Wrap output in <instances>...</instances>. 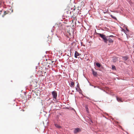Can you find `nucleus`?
I'll return each mask as SVG.
<instances>
[{"label":"nucleus","instance_id":"nucleus-1","mask_svg":"<svg viewBox=\"0 0 134 134\" xmlns=\"http://www.w3.org/2000/svg\"><path fill=\"white\" fill-rule=\"evenodd\" d=\"M114 36L113 35L107 36V42L108 41L109 43H113L114 41Z\"/></svg>","mask_w":134,"mask_h":134},{"label":"nucleus","instance_id":"nucleus-2","mask_svg":"<svg viewBox=\"0 0 134 134\" xmlns=\"http://www.w3.org/2000/svg\"><path fill=\"white\" fill-rule=\"evenodd\" d=\"M97 34L98 35H99L100 37L102 38L105 43H107V36L106 37L105 35L100 33H97Z\"/></svg>","mask_w":134,"mask_h":134},{"label":"nucleus","instance_id":"nucleus-3","mask_svg":"<svg viewBox=\"0 0 134 134\" xmlns=\"http://www.w3.org/2000/svg\"><path fill=\"white\" fill-rule=\"evenodd\" d=\"M52 94L53 97V98L55 99H56L57 96V92L55 91H53L52 92Z\"/></svg>","mask_w":134,"mask_h":134},{"label":"nucleus","instance_id":"nucleus-4","mask_svg":"<svg viewBox=\"0 0 134 134\" xmlns=\"http://www.w3.org/2000/svg\"><path fill=\"white\" fill-rule=\"evenodd\" d=\"M92 70V74L94 76V77H96L97 75V72L95 71H94L93 69Z\"/></svg>","mask_w":134,"mask_h":134},{"label":"nucleus","instance_id":"nucleus-5","mask_svg":"<svg viewBox=\"0 0 134 134\" xmlns=\"http://www.w3.org/2000/svg\"><path fill=\"white\" fill-rule=\"evenodd\" d=\"M79 54L77 51H75V57L76 58H77V56H79L80 55Z\"/></svg>","mask_w":134,"mask_h":134},{"label":"nucleus","instance_id":"nucleus-6","mask_svg":"<svg viewBox=\"0 0 134 134\" xmlns=\"http://www.w3.org/2000/svg\"><path fill=\"white\" fill-rule=\"evenodd\" d=\"M80 131V129L79 128H76L74 130V133H76Z\"/></svg>","mask_w":134,"mask_h":134},{"label":"nucleus","instance_id":"nucleus-7","mask_svg":"<svg viewBox=\"0 0 134 134\" xmlns=\"http://www.w3.org/2000/svg\"><path fill=\"white\" fill-rule=\"evenodd\" d=\"M105 10H103V12L104 14L108 13H109L108 9H104Z\"/></svg>","mask_w":134,"mask_h":134},{"label":"nucleus","instance_id":"nucleus-8","mask_svg":"<svg viewBox=\"0 0 134 134\" xmlns=\"http://www.w3.org/2000/svg\"><path fill=\"white\" fill-rule=\"evenodd\" d=\"M117 100L119 102H122L123 101L122 100L121 98H120L118 97H117L116 98Z\"/></svg>","mask_w":134,"mask_h":134},{"label":"nucleus","instance_id":"nucleus-9","mask_svg":"<svg viewBox=\"0 0 134 134\" xmlns=\"http://www.w3.org/2000/svg\"><path fill=\"white\" fill-rule=\"evenodd\" d=\"M75 83L73 82H71V85L70 86L71 87H74V86Z\"/></svg>","mask_w":134,"mask_h":134},{"label":"nucleus","instance_id":"nucleus-10","mask_svg":"<svg viewBox=\"0 0 134 134\" xmlns=\"http://www.w3.org/2000/svg\"><path fill=\"white\" fill-rule=\"evenodd\" d=\"M55 125L56 127L59 129L61 127L60 126H59L57 124H55Z\"/></svg>","mask_w":134,"mask_h":134},{"label":"nucleus","instance_id":"nucleus-11","mask_svg":"<svg viewBox=\"0 0 134 134\" xmlns=\"http://www.w3.org/2000/svg\"><path fill=\"white\" fill-rule=\"evenodd\" d=\"M87 113H88V106L87 105H86L85 107Z\"/></svg>","mask_w":134,"mask_h":134},{"label":"nucleus","instance_id":"nucleus-12","mask_svg":"<svg viewBox=\"0 0 134 134\" xmlns=\"http://www.w3.org/2000/svg\"><path fill=\"white\" fill-rule=\"evenodd\" d=\"M96 65L97 66L99 67H100L101 66V65L98 63H96Z\"/></svg>","mask_w":134,"mask_h":134},{"label":"nucleus","instance_id":"nucleus-13","mask_svg":"<svg viewBox=\"0 0 134 134\" xmlns=\"http://www.w3.org/2000/svg\"><path fill=\"white\" fill-rule=\"evenodd\" d=\"M112 69L113 70H116V68L115 66L114 65H112Z\"/></svg>","mask_w":134,"mask_h":134},{"label":"nucleus","instance_id":"nucleus-14","mask_svg":"<svg viewBox=\"0 0 134 134\" xmlns=\"http://www.w3.org/2000/svg\"><path fill=\"white\" fill-rule=\"evenodd\" d=\"M123 58L124 59V60L125 61H126L128 59L126 57H123Z\"/></svg>","mask_w":134,"mask_h":134},{"label":"nucleus","instance_id":"nucleus-15","mask_svg":"<svg viewBox=\"0 0 134 134\" xmlns=\"http://www.w3.org/2000/svg\"><path fill=\"white\" fill-rule=\"evenodd\" d=\"M111 16L112 18H113L114 19H116V18L115 17L113 16V15H111Z\"/></svg>","mask_w":134,"mask_h":134},{"label":"nucleus","instance_id":"nucleus-16","mask_svg":"<svg viewBox=\"0 0 134 134\" xmlns=\"http://www.w3.org/2000/svg\"><path fill=\"white\" fill-rule=\"evenodd\" d=\"M7 13H6V12L5 11L4 12V14H7Z\"/></svg>","mask_w":134,"mask_h":134},{"label":"nucleus","instance_id":"nucleus-17","mask_svg":"<svg viewBox=\"0 0 134 134\" xmlns=\"http://www.w3.org/2000/svg\"><path fill=\"white\" fill-rule=\"evenodd\" d=\"M10 10L12 11V12L13 10L12 9H10Z\"/></svg>","mask_w":134,"mask_h":134},{"label":"nucleus","instance_id":"nucleus-18","mask_svg":"<svg viewBox=\"0 0 134 134\" xmlns=\"http://www.w3.org/2000/svg\"><path fill=\"white\" fill-rule=\"evenodd\" d=\"M126 30L127 31H129V30L128 29H126Z\"/></svg>","mask_w":134,"mask_h":134},{"label":"nucleus","instance_id":"nucleus-19","mask_svg":"<svg viewBox=\"0 0 134 134\" xmlns=\"http://www.w3.org/2000/svg\"><path fill=\"white\" fill-rule=\"evenodd\" d=\"M53 62V61H52V63Z\"/></svg>","mask_w":134,"mask_h":134},{"label":"nucleus","instance_id":"nucleus-20","mask_svg":"<svg viewBox=\"0 0 134 134\" xmlns=\"http://www.w3.org/2000/svg\"><path fill=\"white\" fill-rule=\"evenodd\" d=\"M74 7H75V8H76V7H75V5H74Z\"/></svg>","mask_w":134,"mask_h":134},{"label":"nucleus","instance_id":"nucleus-21","mask_svg":"<svg viewBox=\"0 0 134 134\" xmlns=\"http://www.w3.org/2000/svg\"><path fill=\"white\" fill-rule=\"evenodd\" d=\"M116 62L115 61H114V62Z\"/></svg>","mask_w":134,"mask_h":134},{"label":"nucleus","instance_id":"nucleus-22","mask_svg":"<svg viewBox=\"0 0 134 134\" xmlns=\"http://www.w3.org/2000/svg\"><path fill=\"white\" fill-rule=\"evenodd\" d=\"M78 86V85H77V86Z\"/></svg>","mask_w":134,"mask_h":134},{"label":"nucleus","instance_id":"nucleus-23","mask_svg":"<svg viewBox=\"0 0 134 134\" xmlns=\"http://www.w3.org/2000/svg\"><path fill=\"white\" fill-rule=\"evenodd\" d=\"M78 86V85H77V86Z\"/></svg>","mask_w":134,"mask_h":134},{"label":"nucleus","instance_id":"nucleus-24","mask_svg":"<svg viewBox=\"0 0 134 134\" xmlns=\"http://www.w3.org/2000/svg\"><path fill=\"white\" fill-rule=\"evenodd\" d=\"M74 10H75V9H74Z\"/></svg>","mask_w":134,"mask_h":134}]
</instances>
